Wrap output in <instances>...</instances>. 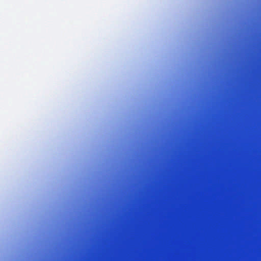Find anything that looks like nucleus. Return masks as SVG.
<instances>
[{
  "label": "nucleus",
  "mask_w": 261,
  "mask_h": 261,
  "mask_svg": "<svg viewBox=\"0 0 261 261\" xmlns=\"http://www.w3.org/2000/svg\"><path fill=\"white\" fill-rule=\"evenodd\" d=\"M78 261H82V258H79Z\"/></svg>",
  "instance_id": "1"
}]
</instances>
